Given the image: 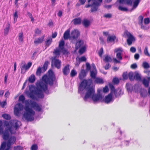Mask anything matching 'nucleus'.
Instances as JSON below:
<instances>
[{
    "label": "nucleus",
    "mask_w": 150,
    "mask_h": 150,
    "mask_svg": "<svg viewBox=\"0 0 150 150\" xmlns=\"http://www.w3.org/2000/svg\"><path fill=\"white\" fill-rule=\"evenodd\" d=\"M48 76L45 75L42 78V80L44 83L40 82L36 89L33 91V93L39 98H43L44 97L42 91L47 95L50 93L48 89L47 84L51 86H52L54 84V82L55 80V76L52 70L50 69L48 71Z\"/></svg>",
    "instance_id": "1"
},
{
    "label": "nucleus",
    "mask_w": 150,
    "mask_h": 150,
    "mask_svg": "<svg viewBox=\"0 0 150 150\" xmlns=\"http://www.w3.org/2000/svg\"><path fill=\"white\" fill-rule=\"evenodd\" d=\"M92 83L91 79L88 80L84 79L78 87V93L81 94L85 89L86 91L83 100L85 101H87L88 98H91L95 93L94 88L91 87Z\"/></svg>",
    "instance_id": "2"
},
{
    "label": "nucleus",
    "mask_w": 150,
    "mask_h": 150,
    "mask_svg": "<svg viewBox=\"0 0 150 150\" xmlns=\"http://www.w3.org/2000/svg\"><path fill=\"white\" fill-rule=\"evenodd\" d=\"M102 2L103 0H88V4H86L85 7L86 8L91 7V12H96L98 11Z\"/></svg>",
    "instance_id": "3"
},
{
    "label": "nucleus",
    "mask_w": 150,
    "mask_h": 150,
    "mask_svg": "<svg viewBox=\"0 0 150 150\" xmlns=\"http://www.w3.org/2000/svg\"><path fill=\"white\" fill-rule=\"evenodd\" d=\"M25 111L23 116L28 121H31L34 120V116L35 114V112L28 106L26 105L24 107Z\"/></svg>",
    "instance_id": "4"
},
{
    "label": "nucleus",
    "mask_w": 150,
    "mask_h": 150,
    "mask_svg": "<svg viewBox=\"0 0 150 150\" xmlns=\"http://www.w3.org/2000/svg\"><path fill=\"white\" fill-rule=\"evenodd\" d=\"M4 127H6L4 131H2L1 133L3 134V138L4 140L7 139L9 137V122L4 120L3 121Z\"/></svg>",
    "instance_id": "5"
},
{
    "label": "nucleus",
    "mask_w": 150,
    "mask_h": 150,
    "mask_svg": "<svg viewBox=\"0 0 150 150\" xmlns=\"http://www.w3.org/2000/svg\"><path fill=\"white\" fill-rule=\"evenodd\" d=\"M20 122L18 120H15L12 121L10 120V133L11 134H16L17 129L19 127L18 122Z\"/></svg>",
    "instance_id": "6"
},
{
    "label": "nucleus",
    "mask_w": 150,
    "mask_h": 150,
    "mask_svg": "<svg viewBox=\"0 0 150 150\" xmlns=\"http://www.w3.org/2000/svg\"><path fill=\"white\" fill-rule=\"evenodd\" d=\"M51 66H54L58 69H60L62 65V62L60 60L57 59V56H54L51 58Z\"/></svg>",
    "instance_id": "7"
},
{
    "label": "nucleus",
    "mask_w": 150,
    "mask_h": 150,
    "mask_svg": "<svg viewBox=\"0 0 150 150\" xmlns=\"http://www.w3.org/2000/svg\"><path fill=\"white\" fill-rule=\"evenodd\" d=\"M23 109V105L21 103H19L16 104L14 108V114L15 115L19 117L21 115V111Z\"/></svg>",
    "instance_id": "8"
},
{
    "label": "nucleus",
    "mask_w": 150,
    "mask_h": 150,
    "mask_svg": "<svg viewBox=\"0 0 150 150\" xmlns=\"http://www.w3.org/2000/svg\"><path fill=\"white\" fill-rule=\"evenodd\" d=\"M125 34L128 37L127 40V43L128 45H131L133 42L135 41V39L132 34L127 31L125 32Z\"/></svg>",
    "instance_id": "9"
},
{
    "label": "nucleus",
    "mask_w": 150,
    "mask_h": 150,
    "mask_svg": "<svg viewBox=\"0 0 150 150\" xmlns=\"http://www.w3.org/2000/svg\"><path fill=\"white\" fill-rule=\"evenodd\" d=\"M9 137L5 141L7 140V142L4 141L2 143L0 147V150H9Z\"/></svg>",
    "instance_id": "10"
},
{
    "label": "nucleus",
    "mask_w": 150,
    "mask_h": 150,
    "mask_svg": "<svg viewBox=\"0 0 150 150\" xmlns=\"http://www.w3.org/2000/svg\"><path fill=\"white\" fill-rule=\"evenodd\" d=\"M30 104L32 108H34L36 111L40 112L42 109V105H39L36 102L30 100Z\"/></svg>",
    "instance_id": "11"
},
{
    "label": "nucleus",
    "mask_w": 150,
    "mask_h": 150,
    "mask_svg": "<svg viewBox=\"0 0 150 150\" xmlns=\"http://www.w3.org/2000/svg\"><path fill=\"white\" fill-rule=\"evenodd\" d=\"M80 35V32L77 30H74L71 33V35L70 37V39L74 40H77Z\"/></svg>",
    "instance_id": "12"
},
{
    "label": "nucleus",
    "mask_w": 150,
    "mask_h": 150,
    "mask_svg": "<svg viewBox=\"0 0 150 150\" xmlns=\"http://www.w3.org/2000/svg\"><path fill=\"white\" fill-rule=\"evenodd\" d=\"M113 94L110 93L106 96L103 100V101L107 104H109L113 101L114 100L112 98Z\"/></svg>",
    "instance_id": "13"
},
{
    "label": "nucleus",
    "mask_w": 150,
    "mask_h": 150,
    "mask_svg": "<svg viewBox=\"0 0 150 150\" xmlns=\"http://www.w3.org/2000/svg\"><path fill=\"white\" fill-rule=\"evenodd\" d=\"M64 41L62 40L59 42L58 47L61 50H62V52L64 54L67 52V51L64 49Z\"/></svg>",
    "instance_id": "14"
},
{
    "label": "nucleus",
    "mask_w": 150,
    "mask_h": 150,
    "mask_svg": "<svg viewBox=\"0 0 150 150\" xmlns=\"http://www.w3.org/2000/svg\"><path fill=\"white\" fill-rule=\"evenodd\" d=\"M94 103L98 102L102 98V96L100 94H94L91 98Z\"/></svg>",
    "instance_id": "15"
},
{
    "label": "nucleus",
    "mask_w": 150,
    "mask_h": 150,
    "mask_svg": "<svg viewBox=\"0 0 150 150\" xmlns=\"http://www.w3.org/2000/svg\"><path fill=\"white\" fill-rule=\"evenodd\" d=\"M70 71L69 65L67 64L62 69L63 74L65 76H67L69 73Z\"/></svg>",
    "instance_id": "16"
},
{
    "label": "nucleus",
    "mask_w": 150,
    "mask_h": 150,
    "mask_svg": "<svg viewBox=\"0 0 150 150\" xmlns=\"http://www.w3.org/2000/svg\"><path fill=\"white\" fill-rule=\"evenodd\" d=\"M84 43V41L82 40H78L76 42L75 45V48L76 50L80 48L83 46Z\"/></svg>",
    "instance_id": "17"
},
{
    "label": "nucleus",
    "mask_w": 150,
    "mask_h": 150,
    "mask_svg": "<svg viewBox=\"0 0 150 150\" xmlns=\"http://www.w3.org/2000/svg\"><path fill=\"white\" fill-rule=\"evenodd\" d=\"M86 71L84 69H82L80 73L79 74V78L81 80H82L86 76Z\"/></svg>",
    "instance_id": "18"
},
{
    "label": "nucleus",
    "mask_w": 150,
    "mask_h": 150,
    "mask_svg": "<svg viewBox=\"0 0 150 150\" xmlns=\"http://www.w3.org/2000/svg\"><path fill=\"white\" fill-rule=\"evenodd\" d=\"M73 23L74 25H79L81 23V18H76L72 20Z\"/></svg>",
    "instance_id": "19"
},
{
    "label": "nucleus",
    "mask_w": 150,
    "mask_h": 150,
    "mask_svg": "<svg viewBox=\"0 0 150 150\" xmlns=\"http://www.w3.org/2000/svg\"><path fill=\"white\" fill-rule=\"evenodd\" d=\"M32 64L31 62H29L28 63L27 65L24 64L22 66L21 68L22 72V70L24 69L26 70L28 69L31 66Z\"/></svg>",
    "instance_id": "20"
},
{
    "label": "nucleus",
    "mask_w": 150,
    "mask_h": 150,
    "mask_svg": "<svg viewBox=\"0 0 150 150\" xmlns=\"http://www.w3.org/2000/svg\"><path fill=\"white\" fill-rule=\"evenodd\" d=\"M118 90L119 89H116L115 92L113 93L116 98H118L120 96V95H122L123 94V93L122 92L121 90L120 89L118 92Z\"/></svg>",
    "instance_id": "21"
},
{
    "label": "nucleus",
    "mask_w": 150,
    "mask_h": 150,
    "mask_svg": "<svg viewBox=\"0 0 150 150\" xmlns=\"http://www.w3.org/2000/svg\"><path fill=\"white\" fill-rule=\"evenodd\" d=\"M94 83L97 84H103L104 83V81L103 79L97 77L95 79Z\"/></svg>",
    "instance_id": "22"
},
{
    "label": "nucleus",
    "mask_w": 150,
    "mask_h": 150,
    "mask_svg": "<svg viewBox=\"0 0 150 150\" xmlns=\"http://www.w3.org/2000/svg\"><path fill=\"white\" fill-rule=\"evenodd\" d=\"M52 42V39L51 37H48L47 39V40L45 42V46L46 47H48Z\"/></svg>",
    "instance_id": "23"
},
{
    "label": "nucleus",
    "mask_w": 150,
    "mask_h": 150,
    "mask_svg": "<svg viewBox=\"0 0 150 150\" xmlns=\"http://www.w3.org/2000/svg\"><path fill=\"white\" fill-rule=\"evenodd\" d=\"M16 139V137L15 136H10V150L12 148V147H11V145L15 142Z\"/></svg>",
    "instance_id": "24"
},
{
    "label": "nucleus",
    "mask_w": 150,
    "mask_h": 150,
    "mask_svg": "<svg viewBox=\"0 0 150 150\" xmlns=\"http://www.w3.org/2000/svg\"><path fill=\"white\" fill-rule=\"evenodd\" d=\"M70 30H67L64 32V39L67 40L69 38H70Z\"/></svg>",
    "instance_id": "25"
},
{
    "label": "nucleus",
    "mask_w": 150,
    "mask_h": 150,
    "mask_svg": "<svg viewBox=\"0 0 150 150\" xmlns=\"http://www.w3.org/2000/svg\"><path fill=\"white\" fill-rule=\"evenodd\" d=\"M44 35H43L41 38H39L37 40L34 41V43L35 44H38L42 43L44 40Z\"/></svg>",
    "instance_id": "26"
},
{
    "label": "nucleus",
    "mask_w": 150,
    "mask_h": 150,
    "mask_svg": "<svg viewBox=\"0 0 150 150\" xmlns=\"http://www.w3.org/2000/svg\"><path fill=\"white\" fill-rule=\"evenodd\" d=\"M82 24L85 27L87 28L90 25V21L86 19H84L82 22Z\"/></svg>",
    "instance_id": "27"
},
{
    "label": "nucleus",
    "mask_w": 150,
    "mask_h": 150,
    "mask_svg": "<svg viewBox=\"0 0 150 150\" xmlns=\"http://www.w3.org/2000/svg\"><path fill=\"white\" fill-rule=\"evenodd\" d=\"M35 80V77L33 74H32L29 78L28 81L31 83H33Z\"/></svg>",
    "instance_id": "28"
},
{
    "label": "nucleus",
    "mask_w": 150,
    "mask_h": 150,
    "mask_svg": "<svg viewBox=\"0 0 150 150\" xmlns=\"http://www.w3.org/2000/svg\"><path fill=\"white\" fill-rule=\"evenodd\" d=\"M140 95L142 97H145L147 95V92L145 89H143L142 91L140 92Z\"/></svg>",
    "instance_id": "29"
},
{
    "label": "nucleus",
    "mask_w": 150,
    "mask_h": 150,
    "mask_svg": "<svg viewBox=\"0 0 150 150\" xmlns=\"http://www.w3.org/2000/svg\"><path fill=\"white\" fill-rule=\"evenodd\" d=\"M135 76H134V79L137 81H140L141 79V76L139 74L137 71L134 72Z\"/></svg>",
    "instance_id": "30"
},
{
    "label": "nucleus",
    "mask_w": 150,
    "mask_h": 150,
    "mask_svg": "<svg viewBox=\"0 0 150 150\" xmlns=\"http://www.w3.org/2000/svg\"><path fill=\"white\" fill-rule=\"evenodd\" d=\"M116 38V37L115 35L109 36L108 37L107 39V41L110 42H114Z\"/></svg>",
    "instance_id": "31"
},
{
    "label": "nucleus",
    "mask_w": 150,
    "mask_h": 150,
    "mask_svg": "<svg viewBox=\"0 0 150 150\" xmlns=\"http://www.w3.org/2000/svg\"><path fill=\"white\" fill-rule=\"evenodd\" d=\"M61 50L59 48H56V49L54 50L53 53L56 55V56H59L60 55V52Z\"/></svg>",
    "instance_id": "32"
},
{
    "label": "nucleus",
    "mask_w": 150,
    "mask_h": 150,
    "mask_svg": "<svg viewBox=\"0 0 150 150\" xmlns=\"http://www.w3.org/2000/svg\"><path fill=\"white\" fill-rule=\"evenodd\" d=\"M42 69H43L42 67L41 68L40 67H39L37 69L36 72V75L37 76H40L41 73L42 72Z\"/></svg>",
    "instance_id": "33"
},
{
    "label": "nucleus",
    "mask_w": 150,
    "mask_h": 150,
    "mask_svg": "<svg viewBox=\"0 0 150 150\" xmlns=\"http://www.w3.org/2000/svg\"><path fill=\"white\" fill-rule=\"evenodd\" d=\"M103 61L105 62L108 63L111 61L112 59L108 55H107L103 59Z\"/></svg>",
    "instance_id": "34"
},
{
    "label": "nucleus",
    "mask_w": 150,
    "mask_h": 150,
    "mask_svg": "<svg viewBox=\"0 0 150 150\" xmlns=\"http://www.w3.org/2000/svg\"><path fill=\"white\" fill-rule=\"evenodd\" d=\"M97 73L93 71H90V76L92 79H95L96 78Z\"/></svg>",
    "instance_id": "35"
},
{
    "label": "nucleus",
    "mask_w": 150,
    "mask_h": 150,
    "mask_svg": "<svg viewBox=\"0 0 150 150\" xmlns=\"http://www.w3.org/2000/svg\"><path fill=\"white\" fill-rule=\"evenodd\" d=\"M134 73L132 72H130L128 74L129 79L131 81H133L134 79Z\"/></svg>",
    "instance_id": "36"
},
{
    "label": "nucleus",
    "mask_w": 150,
    "mask_h": 150,
    "mask_svg": "<svg viewBox=\"0 0 150 150\" xmlns=\"http://www.w3.org/2000/svg\"><path fill=\"white\" fill-rule=\"evenodd\" d=\"M109 87L110 89V93L113 94V93L115 92L116 89H115L114 86L111 83H109Z\"/></svg>",
    "instance_id": "37"
},
{
    "label": "nucleus",
    "mask_w": 150,
    "mask_h": 150,
    "mask_svg": "<svg viewBox=\"0 0 150 150\" xmlns=\"http://www.w3.org/2000/svg\"><path fill=\"white\" fill-rule=\"evenodd\" d=\"M86 47L85 46H82L79 49V52L80 54H83L86 51Z\"/></svg>",
    "instance_id": "38"
},
{
    "label": "nucleus",
    "mask_w": 150,
    "mask_h": 150,
    "mask_svg": "<svg viewBox=\"0 0 150 150\" xmlns=\"http://www.w3.org/2000/svg\"><path fill=\"white\" fill-rule=\"evenodd\" d=\"M142 83L145 87L146 88L148 87L149 85V81L146 80L144 78L143 79L142 81Z\"/></svg>",
    "instance_id": "39"
},
{
    "label": "nucleus",
    "mask_w": 150,
    "mask_h": 150,
    "mask_svg": "<svg viewBox=\"0 0 150 150\" xmlns=\"http://www.w3.org/2000/svg\"><path fill=\"white\" fill-rule=\"evenodd\" d=\"M126 88H127V90L128 91H132L133 88L132 85H130L128 83H127L126 84Z\"/></svg>",
    "instance_id": "40"
},
{
    "label": "nucleus",
    "mask_w": 150,
    "mask_h": 150,
    "mask_svg": "<svg viewBox=\"0 0 150 150\" xmlns=\"http://www.w3.org/2000/svg\"><path fill=\"white\" fill-rule=\"evenodd\" d=\"M140 0H135L133 3V8H136L139 3Z\"/></svg>",
    "instance_id": "41"
},
{
    "label": "nucleus",
    "mask_w": 150,
    "mask_h": 150,
    "mask_svg": "<svg viewBox=\"0 0 150 150\" xmlns=\"http://www.w3.org/2000/svg\"><path fill=\"white\" fill-rule=\"evenodd\" d=\"M112 82L114 84H117L119 83V80L117 78H114Z\"/></svg>",
    "instance_id": "42"
},
{
    "label": "nucleus",
    "mask_w": 150,
    "mask_h": 150,
    "mask_svg": "<svg viewBox=\"0 0 150 150\" xmlns=\"http://www.w3.org/2000/svg\"><path fill=\"white\" fill-rule=\"evenodd\" d=\"M143 16H139L138 18V23L139 24H142L143 23Z\"/></svg>",
    "instance_id": "43"
},
{
    "label": "nucleus",
    "mask_w": 150,
    "mask_h": 150,
    "mask_svg": "<svg viewBox=\"0 0 150 150\" xmlns=\"http://www.w3.org/2000/svg\"><path fill=\"white\" fill-rule=\"evenodd\" d=\"M48 64H49L48 61H46L45 62L44 64L43 65V66L42 67V68H43V69H44L43 72L45 71L46 70Z\"/></svg>",
    "instance_id": "44"
},
{
    "label": "nucleus",
    "mask_w": 150,
    "mask_h": 150,
    "mask_svg": "<svg viewBox=\"0 0 150 150\" xmlns=\"http://www.w3.org/2000/svg\"><path fill=\"white\" fill-rule=\"evenodd\" d=\"M116 57L117 58L120 60H122V56L121 52H117L116 54Z\"/></svg>",
    "instance_id": "45"
},
{
    "label": "nucleus",
    "mask_w": 150,
    "mask_h": 150,
    "mask_svg": "<svg viewBox=\"0 0 150 150\" xmlns=\"http://www.w3.org/2000/svg\"><path fill=\"white\" fill-rule=\"evenodd\" d=\"M6 105L7 103L6 100H5L2 102L0 101V106H1L2 108H4L5 106Z\"/></svg>",
    "instance_id": "46"
},
{
    "label": "nucleus",
    "mask_w": 150,
    "mask_h": 150,
    "mask_svg": "<svg viewBox=\"0 0 150 150\" xmlns=\"http://www.w3.org/2000/svg\"><path fill=\"white\" fill-rule=\"evenodd\" d=\"M118 9L119 10L123 11H128V9L127 8L123 7L120 6H119Z\"/></svg>",
    "instance_id": "47"
},
{
    "label": "nucleus",
    "mask_w": 150,
    "mask_h": 150,
    "mask_svg": "<svg viewBox=\"0 0 150 150\" xmlns=\"http://www.w3.org/2000/svg\"><path fill=\"white\" fill-rule=\"evenodd\" d=\"M9 30V25H8L6 27V28L4 29V34L5 35H6L8 34Z\"/></svg>",
    "instance_id": "48"
},
{
    "label": "nucleus",
    "mask_w": 150,
    "mask_h": 150,
    "mask_svg": "<svg viewBox=\"0 0 150 150\" xmlns=\"http://www.w3.org/2000/svg\"><path fill=\"white\" fill-rule=\"evenodd\" d=\"M77 74V72L74 69H73L71 71L70 73L71 76V77H73L76 76Z\"/></svg>",
    "instance_id": "49"
},
{
    "label": "nucleus",
    "mask_w": 150,
    "mask_h": 150,
    "mask_svg": "<svg viewBox=\"0 0 150 150\" xmlns=\"http://www.w3.org/2000/svg\"><path fill=\"white\" fill-rule=\"evenodd\" d=\"M143 65L144 69L149 68L150 67V66L149 64L147 62H143Z\"/></svg>",
    "instance_id": "50"
},
{
    "label": "nucleus",
    "mask_w": 150,
    "mask_h": 150,
    "mask_svg": "<svg viewBox=\"0 0 150 150\" xmlns=\"http://www.w3.org/2000/svg\"><path fill=\"white\" fill-rule=\"evenodd\" d=\"M18 17V16L17 12V11H16L15 12L13 15L14 23H15L16 22Z\"/></svg>",
    "instance_id": "51"
},
{
    "label": "nucleus",
    "mask_w": 150,
    "mask_h": 150,
    "mask_svg": "<svg viewBox=\"0 0 150 150\" xmlns=\"http://www.w3.org/2000/svg\"><path fill=\"white\" fill-rule=\"evenodd\" d=\"M144 53L145 54L149 57H150V54L148 52V47H146L145 48Z\"/></svg>",
    "instance_id": "52"
},
{
    "label": "nucleus",
    "mask_w": 150,
    "mask_h": 150,
    "mask_svg": "<svg viewBox=\"0 0 150 150\" xmlns=\"http://www.w3.org/2000/svg\"><path fill=\"white\" fill-rule=\"evenodd\" d=\"M125 3L126 4L132 5V0H125Z\"/></svg>",
    "instance_id": "53"
},
{
    "label": "nucleus",
    "mask_w": 150,
    "mask_h": 150,
    "mask_svg": "<svg viewBox=\"0 0 150 150\" xmlns=\"http://www.w3.org/2000/svg\"><path fill=\"white\" fill-rule=\"evenodd\" d=\"M18 39L20 41L22 42L23 40V33L22 32L19 34Z\"/></svg>",
    "instance_id": "54"
},
{
    "label": "nucleus",
    "mask_w": 150,
    "mask_h": 150,
    "mask_svg": "<svg viewBox=\"0 0 150 150\" xmlns=\"http://www.w3.org/2000/svg\"><path fill=\"white\" fill-rule=\"evenodd\" d=\"M13 150H23V147L21 146H17L14 147Z\"/></svg>",
    "instance_id": "55"
},
{
    "label": "nucleus",
    "mask_w": 150,
    "mask_h": 150,
    "mask_svg": "<svg viewBox=\"0 0 150 150\" xmlns=\"http://www.w3.org/2000/svg\"><path fill=\"white\" fill-rule=\"evenodd\" d=\"M2 117L4 119L7 120H9V115L7 114H3L2 116Z\"/></svg>",
    "instance_id": "56"
},
{
    "label": "nucleus",
    "mask_w": 150,
    "mask_h": 150,
    "mask_svg": "<svg viewBox=\"0 0 150 150\" xmlns=\"http://www.w3.org/2000/svg\"><path fill=\"white\" fill-rule=\"evenodd\" d=\"M34 94L33 93V91L29 94L30 97L32 99H35L36 97L34 95Z\"/></svg>",
    "instance_id": "57"
},
{
    "label": "nucleus",
    "mask_w": 150,
    "mask_h": 150,
    "mask_svg": "<svg viewBox=\"0 0 150 150\" xmlns=\"http://www.w3.org/2000/svg\"><path fill=\"white\" fill-rule=\"evenodd\" d=\"M103 53V47H101L100 51L98 52V54L99 56L101 57Z\"/></svg>",
    "instance_id": "58"
},
{
    "label": "nucleus",
    "mask_w": 150,
    "mask_h": 150,
    "mask_svg": "<svg viewBox=\"0 0 150 150\" xmlns=\"http://www.w3.org/2000/svg\"><path fill=\"white\" fill-rule=\"evenodd\" d=\"M25 100V98L23 95H21L20 96L19 98V100L23 102Z\"/></svg>",
    "instance_id": "59"
},
{
    "label": "nucleus",
    "mask_w": 150,
    "mask_h": 150,
    "mask_svg": "<svg viewBox=\"0 0 150 150\" xmlns=\"http://www.w3.org/2000/svg\"><path fill=\"white\" fill-rule=\"evenodd\" d=\"M86 70L87 71H89L90 70L91 68V66L90 64L88 63H86Z\"/></svg>",
    "instance_id": "60"
},
{
    "label": "nucleus",
    "mask_w": 150,
    "mask_h": 150,
    "mask_svg": "<svg viewBox=\"0 0 150 150\" xmlns=\"http://www.w3.org/2000/svg\"><path fill=\"white\" fill-rule=\"evenodd\" d=\"M103 17L106 18H110L112 17V15L110 13H107L104 15Z\"/></svg>",
    "instance_id": "61"
},
{
    "label": "nucleus",
    "mask_w": 150,
    "mask_h": 150,
    "mask_svg": "<svg viewBox=\"0 0 150 150\" xmlns=\"http://www.w3.org/2000/svg\"><path fill=\"white\" fill-rule=\"evenodd\" d=\"M38 146L36 144L33 145L31 147V150H37Z\"/></svg>",
    "instance_id": "62"
},
{
    "label": "nucleus",
    "mask_w": 150,
    "mask_h": 150,
    "mask_svg": "<svg viewBox=\"0 0 150 150\" xmlns=\"http://www.w3.org/2000/svg\"><path fill=\"white\" fill-rule=\"evenodd\" d=\"M150 20L148 18H145L144 19V23L145 24H147L149 23Z\"/></svg>",
    "instance_id": "63"
},
{
    "label": "nucleus",
    "mask_w": 150,
    "mask_h": 150,
    "mask_svg": "<svg viewBox=\"0 0 150 150\" xmlns=\"http://www.w3.org/2000/svg\"><path fill=\"white\" fill-rule=\"evenodd\" d=\"M122 77L124 79H128V75L127 72L124 73L122 75Z\"/></svg>",
    "instance_id": "64"
}]
</instances>
